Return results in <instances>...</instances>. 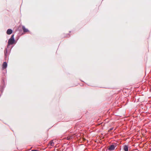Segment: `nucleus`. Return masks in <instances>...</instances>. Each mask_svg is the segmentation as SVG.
I'll return each mask as SVG.
<instances>
[{
  "label": "nucleus",
  "mask_w": 151,
  "mask_h": 151,
  "mask_svg": "<svg viewBox=\"0 0 151 151\" xmlns=\"http://www.w3.org/2000/svg\"><path fill=\"white\" fill-rule=\"evenodd\" d=\"M17 42V41L14 39V35H12L8 40V45H12L13 44H15Z\"/></svg>",
  "instance_id": "f257e3e1"
},
{
  "label": "nucleus",
  "mask_w": 151,
  "mask_h": 151,
  "mask_svg": "<svg viewBox=\"0 0 151 151\" xmlns=\"http://www.w3.org/2000/svg\"><path fill=\"white\" fill-rule=\"evenodd\" d=\"M5 86H6L5 85L4 81V79H2L0 86V91L1 92V93H0V97L2 94L3 91L4 90V88Z\"/></svg>",
  "instance_id": "f03ea898"
},
{
  "label": "nucleus",
  "mask_w": 151,
  "mask_h": 151,
  "mask_svg": "<svg viewBox=\"0 0 151 151\" xmlns=\"http://www.w3.org/2000/svg\"><path fill=\"white\" fill-rule=\"evenodd\" d=\"M10 46V45H8V42L7 47V48H5V49L4 50V56L5 58L6 59L7 58V48H9Z\"/></svg>",
  "instance_id": "7ed1b4c3"
},
{
  "label": "nucleus",
  "mask_w": 151,
  "mask_h": 151,
  "mask_svg": "<svg viewBox=\"0 0 151 151\" xmlns=\"http://www.w3.org/2000/svg\"><path fill=\"white\" fill-rule=\"evenodd\" d=\"M116 147V145H115L113 144H112L109 147L108 150L109 151H113L115 149Z\"/></svg>",
  "instance_id": "20e7f679"
},
{
  "label": "nucleus",
  "mask_w": 151,
  "mask_h": 151,
  "mask_svg": "<svg viewBox=\"0 0 151 151\" xmlns=\"http://www.w3.org/2000/svg\"><path fill=\"white\" fill-rule=\"evenodd\" d=\"M7 66V64L6 62H4L2 65V69H6Z\"/></svg>",
  "instance_id": "39448f33"
},
{
  "label": "nucleus",
  "mask_w": 151,
  "mask_h": 151,
  "mask_svg": "<svg viewBox=\"0 0 151 151\" xmlns=\"http://www.w3.org/2000/svg\"><path fill=\"white\" fill-rule=\"evenodd\" d=\"M22 29L24 33L29 32V30L27 28H26L24 26H22Z\"/></svg>",
  "instance_id": "423d86ee"
},
{
  "label": "nucleus",
  "mask_w": 151,
  "mask_h": 151,
  "mask_svg": "<svg viewBox=\"0 0 151 151\" xmlns=\"http://www.w3.org/2000/svg\"><path fill=\"white\" fill-rule=\"evenodd\" d=\"M13 31L12 29H8L6 31V33L8 35H10L12 33Z\"/></svg>",
  "instance_id": "0eeeda50"
},
{
  "label": "nucleus",
  "mask_w": 151,
  "mask_h": 151,
  "mask_svg": "<svg viewBox=\"0 0 151 151\" xmlns=\"http://www.w3.org/2000/svg\"><path fill=\"white\" fill-rule=\"evenodd\" d=\"M123 150L124 151H128V146L127 145H124L123 146Z\"/></svg>",
  "instance_id": "6e6552de"
},
{
  "label": "nucleus",
  "mask_w": 151,
  "mask_h": 151,
  "mask_svg": "<svg viewBox=\"0 0 151 151\" xmlns=\"http://www.w3.org/2000/svg\"><path fill=\"white\" fill-rule=\"evenodd\" d=\"M50 144L51 146H53L54 145V143L52 141H51L50 143Z\"/></svg>",
  "instance_id": "1a4fd4ad"
},
{
  "label": "nucleus",
  "mask_w": 151,
  "mask_h": 151,
  "mask_svg": "<svg viewBox=\"0 0 151 151\" xmlns=\"http://www.w3.org/2000/svg\"><path fill=\"white\" fill-rule=\"evenodd\" d=\"M31 151H38L37 150H32Z\"/></svg>",
  "instance_id": "9d476101"
},
{
  "label": "nucleus",
  "mask_w": 151,
  "mask_h": 151,
  "mask_svg": "<svg viewBox=\"0 0 151 151\" xmlns=\"http://www.w3.org/2000/svg\"><path fill=\"white\" fill-rule=\"evenodd\" d=\"M113 129H114V128H113V127L110 128V129H109V130L110 131L112 130H113Z\"/></svg>",
  "instance_id": "9b49d317"
},
{
  "label": "nucleus",
  "mask_w": 151,
  "mask_h": 151,
  "mask_svg": "<svg viewBox=\"0 0 151 151\" xmlns=\"http://www.w3.org/2000/svg\"><path fill=\"white\" fill-rule=\"evenodd\" d=\"M70 139V137L69 138H68V139Z\"/></svg>",
  "instance_id": "f8f14e48"
},
{
  "label": "nucleus",
  "mask_w": 151,
  "mask_h": 151,
  "mask_svg": "<svg viewBox=\"0 0 151 151\" xmlns=\"http://www.w3.org/2000/svg\"><path fill=\"white\" fill-rule=\"evenodd\" d=\"M67 35H69V34H67Z\"/></svg>",
  "instance_id": "ddd939ff"
},
{
  "label": "nucleus",
  "mask_w": 151,
  "mask_h": 151,
  "mask_svg": "<svg viewBox=\"0 0 151 151\" xmlns=\"http://www.w3.org/2000/svg\"><path fill=\"white\" fill-rule=\"evenodd\" d=\"M65 37H69V36H68L67 35L66 36H65Z\"/></svg>",
  "instance_id": "4468645a"
}]
</instances>
